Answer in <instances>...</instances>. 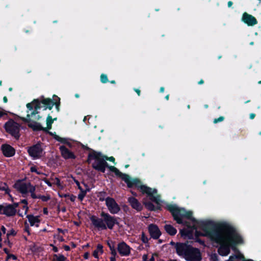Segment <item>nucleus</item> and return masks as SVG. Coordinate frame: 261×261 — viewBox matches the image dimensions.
<instances>
[{"mask_svg":"<svg viewBox=\"0 0 261 261\" xmlns=\"http://www.w3.org/2000/svg\"><path fill=\"white\" fill-rule=\"evenodd\" d=\"M167 207L177 223H184L185 218L191 221V226L187 225V228L180 230L181 236L185 239H191L194 234L207 237L220 245L218 252L222 256L227 255L230 247L234 249V245L243 243V238L231 227L223 225L214 227L210 222L195 220L190 211L187 212L175 205H169Z\"/></svg>","mask_w":261,"mask_h":261,"instance_id":"nucleus-1","label":"nucleus"},{"mask_svg":"<svg viewBox=\"0 0 261 261\" xmlns=\"http://www.w3.org/2000/svg\"><path fill=\"white\" fill-rule=\"evenodd\" d=\"M56 105V107L59 110V103L54 102L49 98H43L39 101L38 99H35L31 103L27 105V107L28 109V114L26 118H23V120L29 122L28 125L29 127L33 128L34 130H45L41 126L40 123L34 122V120H39L40 117L39 115H36L38 114V110L41 108L43 107L44 110L47 109L50 110L53 107L54 105Z\"/></svg>","mask_w":261,"mask_h":261,"instance_id":"nucleus-2","label":"nucleus"},{"mask_svg":"<svg viewBox=\"0 0 261 261\" xmlns=\"http://www.w3.org/2000/svg\"><path fill=\"white\" fill-rule=\"evenodd\" d=\"M107 167H108L111 171L114 172L117 176L120 177L126 183L129 188L137 187L141 192L146 193L149 197V199L154 202L158 206L161 205L162 201L160 198V196L159 195H153V194H156L157 192L156 189H152L145 185H142L141 181L138 179L132 178L129 175L122 173L114 166H109L108 165Z\"/></svg>","mask_w":261,"mask_h":261,"instance_id":"nucleus-3","label":"nucleus"},{"mask_svg":"<svg viewBox=\"0 0 261 261\" xmlns=\"http://www.w3.org/2000/svg\"><path fill=\"white\" fill-rule=\"evenodd\" d=\"M101 216L102 218L94 216L90 217L92 225L98 230H106L107 228L112 229L115 225L118 224L116 218L108 213H102Z\"/></svg>","mask_w":261,"mask_h":261,"instance_id":"nucleus-4","label":"nucleus"},{"mask_svg":"<svg viewBox=\"0 0 261 261\" xmlns=\"http://www.w3.org/2000/svg\"><path fill=\"white\" fill-rule=\"evenodd\" d=\"M14 187L24 197L26 196L29 193H30L33 198L35 199L38 197L35 193L36 190L35 187L32 185L30 182H25L21 180H18L14 184Z\"/></svg>","mask_w":261,"mask_h":261,"instance_id":"nucleus-5","label":"nucleus"},{"mask_svg":"<svg viewBox=\"0 0 261 261\" xmlns=\"http://www.w3.org/2000/svg\"><path fill=\"white\" fill-rule=\"evenodd\" d=\"M101 154L100 153L94 152L89 154L88 160L91 161L94 160V162L92 164L94 168L104 173L105 172L106 167L108 166V163L106 162L104 158L101 159L100 158Z\"/></svg>","mask_w":261,"mask_h":261,"instance_id":"nucleus-6","label":"nucleus"},{"mask_svg":"<svg viewBox=\"0 0 261 261\" xmlns=\"http://www.w3.org/2000/svg\"><path fill=\"white\" fill-rule=\"evenodd\" d=\"M19 124L12 120L8 121L5 125L6 130L16 139L18 138L19 136Z\"/></svg>","mask_w":261,"mask_h":261,"instance_id":"nucleus-7","label":"nucleus"},{"mask_svg":"<svg viewBox=\"0 0 261 261\" xmlns=\"http://www.w3.org/2000/svg\"><path fill=\"white\" fill-rule=\"evenodd\" d=\"M106 205L112 214H118L120 211L119 205L113 198L108 197L105 199Z\"/></svg>","mask_w":261,"mask_h":261,"instance_id":"nucleus-8","label":"nucleus"},{"mask_svg":"<svg viewBox=\"0 0 261 261\" xmlns=\"http://www.w3.org/2000/svg\"><path fill=\"white\" fill-rule=\"evenodd\" d=\"M185 259L187 261H201V255L198 249L192 247L186 254Z\"/></svg>","mask_w":261,"mask_h":261,"instance_id":"nucleus-9","label":"nucleus"},{"mask_svg":"<svg viewBox=\"0 0 261 261\" xmlns=\"http://www.w3.org/2000/svg\"><path fill=\"white\" fill-rule=\"evenodd\" d=\"M17 210L15 207L10 204L4 203L0 205V214L4 215L7 217L14 216L16 213Z\"/></svg>","mask_w":261,"mask_h":261,"instance_id":"nucleus-10","label":"nucleus"},{"mask_svg":"<svg viewBox=\"0 0 261 261\" xmlns=\"http://www.w3.org/2000/svg\"><path fill=\"white\" fill-rule=\"evenodd\" d=\"M192 246L186 243H177L175 244V250L176 253L180 257L185 259L186 254L188 253Z\"/></svg>","mask_w":261,"mask_h":261,"instance_id":"nucleus-11","label":"nucleus"},{"mask_svg":"<svg viewBox=\"0 0 261 261\" xmlns=\"http://www.w3.org/2000/svg\"><path fill=\"white\" fill-rule=\"evenodd\" d=\"M28 152L34 159H38L42 155L43 149L40 144H37L28 148Z\"/></svg>","mask_w":261,"mask_h":261,"instance_id":"nucleus-12","label":"nucleus"},{"mask_svg":"<svg viewBox=\"0 0 261 261\" xmlns=\"http://www.w3.org/2000/svg\"><path fill=\"white\" fill-rule=\"evenodd\" d=\"M117 250L121 256H127L130 253L131 248L125 242H122L118 244Z\"/></svg>","mask_w":261,"mask_h":261,"instance_id":"nucleus-13","label":"nucleus"},{"mask_svg":"<svg viewBox=\"0 0 261 261\" xmlns=\"http://www.w3.org/2000/svg\"><path fill=\"white\" fill-rule=\"evenodd\" d=\"M148 231L150 236L154 239H158L161 235V232L159 227L154 224H151L148 226Z\"/></svg>","mask_w":261,"mask_h":261,"instance_id":"nucleus-14","label":"nucleus"},{"mask_svg":"<svg viewBox=\"0 0 261 261\" xmlns=\"http://www.w3.org/2000/svg\"><path fill=\"white\" fill-rule=\"evenodd\" d=\"M242 20L248 25L252 26L257 24V21L255 18L253 16L244 13L243 15Z\"/></svg>","mask_w":261,"mask_h":261,"instance_id":"nucleus-15","label":"nucleus"},{"mask_svg":"<svg viewBox=\"0 0 261 261\" xmlns=\"http://www.w3.org/2000/svg\"><path fill=\"white\" fill-rule=\"evenodd\" d=\"M2 150L4 155L7 157H11L14 155L15 149L10 145L5 144L2 145Z\"/></svg>","mask_w":261,"mask_h":261,"instance_id":"nucleus-16","label":"nucleus"},{"mask_svg":"<svg viewBox=\"0 0 261 261\" xmlns=\"http://www.w3.org/2000/svg\"><path fill=\"white\" fill-rule=\"evenodd\" d=\"M128 201L133 208L138 211H140L142 210V206L141 204L135 198L129 197L128 199Z\"/></svg>","mask_w":261,"mask_h":261,"instance_id":"nucleus-17","label":"nucleus"},{"mask_svg":"<svg viewBox=\"0 0 261 261\" xmlns=\"http://www.w3.org/2000/svg\"><path fill=\"white\" fill-rule=\"evenodd\" d=\"M60 150L61 151L62 156L65 159H73L74 155L72 152L70 151L67 148L64 146L60 147Z\"/></svg>","mask_w":261,"mask_h":261,"instance_id":"nucleus-18","label":"nucleus"},{"mask_svg":"<svg viewBox=\"0 0 261 261\" xmlns=\"http://www.w3.org/2000/svg\"><path fill=\"white\" fill-rule=\"evenodd\" d=\"M27 218L31 225V226H38L40 222L39 217L38 216H34L32 215H26Z\"/></svg>","mask_w":261,"mask_h":261,"instance_id":"nucleus-19","label":"nucleus"},{"mask_svg":"<svg viewBox=\"0 0 261 261\" xmlns=\"http://www.w3.org/2000/svg\"><path fill=\"white\" fill-rule=\"evenodd\" d=\"M166 232L171 236L175 235L176 232V229L170 224H166L164 226Z\"/></svg>","mask_w":261,"mask_h":261,"instance_id":"nucleus-20","label":"nucleus"},{"mask_svg":"<svg viewBox=\"0 0 261 261\" xmlns=\"http://www.w3.org/2000/svg\"><path fill=\"white\" fill-rule=\"evenodd\" d=\"M103 253V246L101 244H98L96 249L93 251V255L96 258H98L99 255Z\"/></svg>","mask_w":261,"mask_h":261,"instance_id":"nucleus-21","label":"nucleus"},{"mask_svg":"<svg viewBox=\"0 0 261 261\" xmlns=\"http://www.w3.org/2000/svg\"><path fill=\"white\" fill-rule=\"evenodd\" d=\"M56 118L53 119L51 117L48 115L46 119L47 127L45 128L46 129L45 130L50 129L51 128L52 123H53L54 121L56 120Z\"/></svg>","mask_w":261,"mask_h":261,"instance_id":"nucleus-22","label":"nucleus"},{"mask_svg":"<svg viewBox=\"0 0 261 261\" xmlns=\"http://www.w3.org/2000/svg\"><path fill=\"white\" fill-rule=\"evenodd\" d=\"M236 259H242L243 261L244 259V257L242 254L241 253H238L237 255L230 256L227 261H234Z\"/></svg>","mask_w":261,"mask_h":261,"instance_id":"nucleus-23","label":"nucleus"},{"mask_svg":"<svg viewBox=\"0 0 261 261\" xmlns=\"http://www.w3.org/2000/svg\"><path fill=\"white\" fill-rule=\"evenodd\" d=\"M52 184L57 185L59 188L62 189L63 186L61 185L60 179L55 177V178H51Z\"/></svg>","mask_w":261,"mask_h":261,"instance_id":"nucleus-24","label":"nucleus"},{"mask_svg":"<svg viewBox=\"0 0 261 261\" xmlns=\"http://www.w3.org/2000/svg\"><path fill=\"white\" fill-rule=\"evenodd\" d=\"M144 204L145 205L146 208L150 211H153L154 210V206L153 205L152 203H151L150 202H143Z\"/></svg>","mask_w":261,"mask_h":261,"instance_id":"nucleus-25","label":"nucleus"},{"mask_svg":"<svg viewBox=\"0 0 261 261\" xmlns=\"http://www.w3.org/2000/svg\"><path fill=\"white\" fill-rule=\"evenodd\" d=\"M80 191L81 192L78 195V198L81 201H82L86 194L87 191L84 190L83 189H81Z\"/></svg>","mask_w":261,"mask_h":261,"instance_id":"nucleus-26","label":"nucleus"},{"mask_svg":"<svg viewBox=\"0 0 261 261\" xmlns=\"http://www.w3.org/2000/svg\"><path fill=\"white\" fill-rule=\"evenodd\" d=\"M21 203H23L24 205L23 206V209L24 210V215H27L28 210V202L27 200L25 199L22 200L21 201Z\"/></svg>","mask_w":261,"mask_h":261,"instance_id":"nucleus-27","label":"nucleus"},{"mask_svg":"<svg viewBox=\"0 0 261 261\" xmlns=\"http://www.w3.org/2000/svg\"><path fill=\"white\" fill-rule=\"evenodd\" d=\"M57 261H65V257L63 255H55Z\"/></svg>","mask_w":261,"mask_h":261,"instance_id":"nucleus-28","label":"nucleus"},{"mask_svg":"<svg viewBox=\"0 0 261 261\" xmlns=\"http://www.w3.org/2000/svg\"><path fill=\"white\" fill-rule=\"evenodd\" d=\"M141 240L144 244H147L148 242V239L147 237L145 236L144 232L142 233L141 234Z\"/></svg>","mask_w":261,"mask_h":261,"instance_id":"nucleus-29","label":"nucleus"},{"mask_svg":"<svg viewBox=\"0 0 261 261\" xmlns=\"http://www.w3.org/2000/svg\"><path fill=\"white\" fill-rule=\"evenodd\" d=\"M100 81L102 83H105L108 82V78L106 74H102L100 76Z\"/></svg>","mask_w":261,"mask_h":261,"instance_id":"nucleus-30","label":"nucleus"},{"mask_svg":"<svg viewBox=\"0 0 261 261\" xmlns=\"http://www.w3.org/2000/svg\"><path fill=\"white\" fill-rule=\"evenodd\" d=\"M9 259H12L13 260H16L17 259V257L14 254H8L6 261H8V260Z\"/></svg>","mask_w":261,"mask_h":261,"instance_id":"nucleus-31","label":"nucleus"},{"mask_svg":"<svg viewBox=\"0 0 261 261\" xmlns=\"http://www.w3.org/2000/svg\"><path fill=\"white\" fill-rule=\"evenodd\" d=\"M38 198H40L43 201H47L50 199V197L48 195L46 196H40Z\"/></svg>","mask_w":261,"mask_h":261,"instance_id":"nucleus-32","label":"nucleus"},{"mask_svg":"<svg viewBox=\"0 0 261 261\" xmlns=\"http://www.w3.org/2000/svg\"><path fill=\"white\" fill-rule=\"evenodd\" d=\"M110 249L112 251V253L114 255V256L111 257L110 261H115V255L116 254V251L114 248H112V247H111V246Z\"/></svg>","mask_w":261,"mask_h":261,"instance_id":"nucleus-33","label":"nucleus"},{"mask_svg":"<svg viewBox=\"0 0 261 261\" xmlns=\"http://www.w3.org/2000/svg\"><path fill=\"white\" fill-rule=\"evenodd\" d=\"M5 115H7L6 111L0 108V118Z\"/></svg>","mask_w":261,"mask_h":261,"instance_id":"nucleus-34","label":"nucleus"},{"mask_svg":"<svg viewBox=\"0 0 261 261\" xmlns=\"http://www.w3.org/2000/svg\"><path fill=\"white\" fill-rule=\"evenodd\" d=\"M223 120H224V117H220L218 119H215L214 120V123H217L218 122H221V121H223Z\"/></svg>","mask_w":261,"mask_h":261,"instance_id":"nucleus-35","label":"nucleus"},{"mask_svg":"<svg viewBox=\"0 0 261 261\" xmlns=\"http://www.w3.org/2000/svg\"><path fill=\"white\" fill-rule=\"evenodd\" d=\"M55 139H56L57 140L60 141V142H65L64 141V140H65L64 139L61 138H60V137H59L58 136H57V135H55Z\"/></svg>","mask_w":261,"mask_h":261,"instance_id":"nucleus-36","label":"nucleus"},{"mask_svg":"<svg viewBox=\"0 0 261 261\" xmlns=\"http://www.w3.org/2000/svg\"><path fill=\"white\" fill-rule=\"evenodd\" d=\"M44 182L47 184L49 187H51L53 185L52 182H50L48 180L45 179L43 180Z\"/></svg>","mask_w":261,"mask_h":261,"instance_id":"nucleus-37","label":"nucleus"},{"mask_svg":"<svg viewBox=\"0 0 261 261\" xmlns=\"http://www.w3.org/2000/svg\"><path fill=\"white\" fill-rule=\"evenodd\" d=\"M30 170L32 172H36L38 174H40V173L37 171V169L35 167H31Z\"/></svg>","mask_w":261,"mask_h":261,"instance_id":"nucleus-38","label":"nucleus"},{"mask_svg":"<svg viewBox=\"0 0 261 261\" xmlns=\"http://www.w3.org/2000/svg\"><path fill=\"white\" fill-rule=\"evenodd\" d=\"M104 158L107 160H109L114 163L115 159L113 156H111L110 158L105 156Z\"/></svg>","mask_w":261,"mask_h":261,"instance_id":"nucleus-39","label":"nucleus"},{"mask_svg":"<svg viewBox=\"0 0 261 261\" xmlns=\"http://www.w3.org/2000/svg\"><path fill=\"white\" fill-rule=\"evenodd\" d=\"M89 253L88 252H86L84 253V257L85 258V259H88L89 258Z\"/></svg>","mask_w":261,"mask_h":261,"instance_id":"nucleus-40","label":"nucleus"},{"mask_svg":"<svg viewBox=\"0 0 261 261\" xmlns=\"http://www.w3.org/2000/svg\"><path fill=\"white\" fill-rule=\"evenodd\" d=\"M4 190H5V193H7V194H9V196H11V195H10V189H8V188H6V189H4Z\"/></svg>","mask_w":261,"mask_h":261,"instance_id":"nucleus-41","label":"nucleus"},{"mask_svg":"<svg viewBox=\"0 0 261 261\" xmlns=\"http://www.w3.org/2000/svg\"><path fill=\"white\" fill-rule=\"evenodd\" d=\"M75 198H76V197L74 196H70V200L71 201H74L75 200Z\"/></svg>","mask_w":261,"mask_h":261,"instance_id":"nucleus-42","label":"nucleus"},{"mask_svg":"<svg viewBox=\"0 0 261 261\" xmlns=\"http://www.w3.org/2000/svg\"><path fill=\"white\" fill-rule=\"evenodd\" d=\"M1 230L2 231L3 233H5L6 232V229L4 226H2L1 227Z\"/></svg>","mask_w":261,"mask_h":261,"instance_id":"nucleus-43","label":"nucleus"},{"mask_svg":"<svg viewBox=\"0 0 261 261\" xmlns=\"http://www.w3.org/2000/svg\"><path fill=\"white\" fill-rule=\"evenodd\" d=\"M142 258H143V261H148V260H147V255H146V254L143 255Z\"/></svg>","mask_w":261,"mask_h":261,"instance_id":"nucleus-44","label":"nucleus"},{"mask_svg":"<svg viewBox=\"0 0 261 261\" xmlns=\"http://www.w3.org/2000/svg\"><path fill=\"white\" fill-rule=\"evenodd\" d=\"M75 183H76V184L77 186L78 187L79 189L80 190L82 189V188H81V187L80 186V185L79 182L78 181H77V180H75Z\"/></svg>","mask_w":261,"mask_h":261,"instance_id":"nucleus-45","label":"nucleus"},{"mask_svg":"<svg viewBox=\"0 0 261 261\" xmlns=\"http://www.w3.org/2000/svg\"><path fill=\"white\" fill-rule=\"evenodd\" d=\"M75 183H76V184L77 186L78 187L79 189L80 190L82 189V188H81V187L80 186V185L79 182L78 181H77V180H75Z\"/></svg>","mask_w":261,"mask_h":261,"instance_id":"nucleus-46","label":"nucleus"},{"mask_svg":"<svg viewBox=\"0 0 261 261\" xmlns=\"http://www.w3.org/2000/svg\"><path fill=\"white\" fill-rule=\"evenodd\" d=\"M43 213L44 214H47L48 213V211H47V208H43Z\"/></svg>","mask_w":261,"mask_h":261,"instance_id":"nucleus-47","label":"nucleus"},{"mask_svg":"<svg viewBox=\"0 0 261 261\" xmlns=\"http://www.w3.org/2000/svg\"><path fill=\"white\" fill-rule=\"evenodd\" d=\"M255 117V114H253V113H251L250 114V119H253Z\"/></svg>","mask_w":261,"mask_h":261,"instance_id":"nucleus-48","label":"nucleus"},{"mask_svg":"<svg viewBox=\"0 0 261 261\" xmlns=\"http://www.w3.org/2000/svg\"><path fill=\"white\" fill-rule=\"evenodd\" d=\"M12 205H13V206L15 207V209L16 210V208L18 207V203H14L13 204H12Z\"/></svg>","mask_w":261,"mask_h":261,"instance_id":"nucleus-49","label":"nucleus"},{"mask_svg":"<svg viewBox=\"0 0 261 261\" xmlns=\"http://www.w3.org/2000/svg\"><path fill=\"white\" fill-rule=\"evenodd\" d=\"M3 100H4V102L6 103L7 101H8V99H7V98L5 96L4 98H3Z\"/></svg>","mask_w":261,"mask_h":261,"instance_id":"nucleus-50","label":"nucleus"},{"mask_svg":"<svg viewBox=\"0 0 261 261\" xmlns=\"http://www.w3.org/2000/svg\"><path fill=\"white\" fill-rule=\"evenodd\" d=\"M232 5V3L231 1L228 2V6L229 7H231Z\"/></svg>","mask_w":261,"mask_h":261,"instance_id":"nucleus-51","label":"nucleus"},{"mask_svg":"<svg viewBox=\"0 0 261 261\" xmlns=\"http://www.w3.org/2000/svg\"><path fill=\"white\" fill-rule=\"evenodd\" d=\"M148 261H154V258L153 255L151 256V258L148 260Z\"/></svg>","mask_w":261,"mask_h":261,"instance_id":"nucleus-52","label":"nucleus"},{"mask_svg":"<svg viewBox=\"0 0 261 261\" xmlns=\"http://www.w3.org/2000/svg\"><path fill=\"white\" fill-rule=\"evenodd\" d=\"M164 91V87H161V88H160V92H163Z\"/></svg>","mask_w":261,"mask_h":261,"instance_id":"nucleus-53","label":"nucleus"},{"mask_svg":"<svg viewBox=\"0 0 261 261\" xmlns=\"http://www.w3.org/2000/svg\"><path fill=\"white\" fill-rule=\"evenodd\" d=\"M136 92L138 93V94L139 95L140 93V91L139 90L136 89Z\"/></svg>","mask_w":261,"mask_h":261,"instance_id":"nucleus-54","label":"nucleus"},{"mask_svg":"<svg viewBox=\"0 0 261 261\" xmlns=\"http://www.w3.org/2000/svg\"><path fill=\"white\" fill-rule=\"evenodd\" d=\"M170 244H171L172 245H173V246H174V248H175V244H176V243H174V242H171L170 243Z\"/></svg>","mask_w":261,"mask_h":261,"instance_id":"nucleus-55","label":"nucleus"},{"mask_svg":"<svg viewBox=\"0 0 261 261\" xmlns=\"http://www.w3.org/2000/svg\"><path fill=\"white\" fill-rule=\"evenodd\" d=\"M4 251L6 253H7V254H9V252H8V250L7 249H4Z\"/></svg>","mask_w":261,"mask_h":261,"instance_id":"nucleus-56","label":"nucleus"},{"mask_svg":"<svg viewBox=\"0 0 261 261\" xmlns=\"http://www.w3.org/2000/svg\"><path fill=\"white\" fill-rule=\"evenodd\" d=\"M199 84H202L203 83V80H201L198 83Z\"/></svg>","mask_w":261,"mask_h":261,"instance_id":"nucleus-57","label":"nucleus"},{"mask_svg":"<svg viewBox=\"0 0 261 261\" xmlns=\"http://www.w3.org/2000/svg\"><path fill=\"white\" fill-rule=\"evenodd\" d=\"M58 230L59 231V232H63V231L61 229H60V228H58Z\"/></svg>","mask_w":261,"mask_h":261,"instance_id":"nucleus-58","label":"nucleus"},{"mask_svg":"<svg viewBox=\"0 0 261 261\" xmlns=\"http://www.w3.org/2000/svg\"><path fill=\"white\" fill-rule=\"evenodd\" d=\"M69 247H68V246H65V249H66V250H69Z\"/></svg>","mask_w":261,"mask_h":261,"instance_id":"nucleus-59","label":"nucleus"},{"mask_svg":"<svg viewBox=\"0 0 261 261\" xmlns=\"http://www.w3.org/2000/svg\"><path fill=\"white\" fill-rule=\"evenodd\" d=\"M243 261H253V260L252 259H247V260L244 259Z\"/></svg>","mask_w":261,"mask_h":261,"instance_id":"nucleus-60","label":"nucleus"},{"mask_svg":"<svg viewBox=\"0 0 261 261\" xmlns=\"http://www.w3.org/2000/svg\"><path fill=\"white\" fill-rule=\"evenodd\" d=\"M165 98L167 99V100H168L169 99V95H167L166 97H165Z\"/></svg>","mask_w":261,"mask_h":261,"instance_id":"nucleus-61","label":"nucleus"},{"mask_svg":"<svg viewBox=\"0 0 261 261\" xmlns=\"http://www.w3.org/2000/svg\"><path fill=\"white\" fill-rule=\"evenodd\" d=\"M54 251H56V252H57V248H55L54 249Z\"/></svg>","mask_w":261,"mask_h":261,"instance_id":"nucleus-62","label":"nucleus"},{"mask_svg":"<svg viewBox=\"0 0 261 261\" xmlns=\"http://www.w3.org/2000/svg\"><path fill=\"white\" fill-rule=\"evenodd\" d=\"M75 97H79V95L78 94H75Z\"/></svg>","mask_w":261,"mask_h":261,"instance_id":"nucleus-63","label":"nucleus"},{"mask_svg":"<svg viewBox=\"0 0 261 261\" xmlns=\"http://www.w3.org/2000/svg\"><path fill=\"white\" fill-rule=\"evenodd\" d=\"M258 84H261V81H259V82H258Z\"/></svg>","mask_w":261,"mask_h":261,"instance_id":"nucleus-64","label":"nucleus"}]
</instances>
